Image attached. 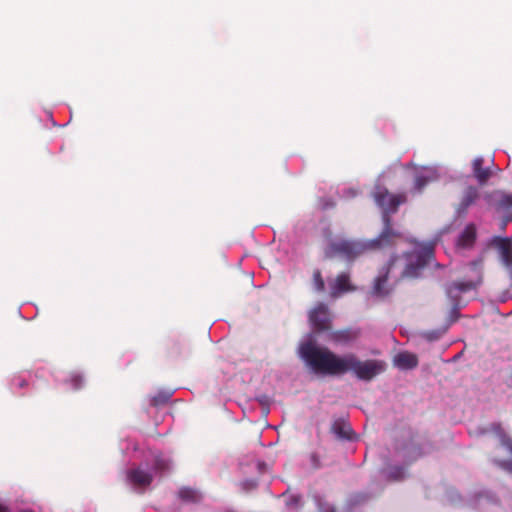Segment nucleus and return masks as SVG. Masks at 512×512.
Instances as JSON below:
<instances>
[{"mask_svg":"<svg viewBox=\"0 0 512 512\" xmlns=\"http://www.w3.org/2000/svg\"><path fill=\"white\" fill-rule=\"evenodd\" d=\"M299 356L316 374L344 375L353 372L363 381H371L385 371L386 364L381 360L368 359L361 361L355 354L339 356L325 347H319L311 341L302 343Z\"/></svg>","mask_w":512,"mask_h":512,"instance_id":"obj_1","label":"nucleus"},{"mask_svg":"<svg viewBox=\"0 0 512 512\" xmlns=\"http://www.w3.org/2000/svg\"><path fill=\"white\" fill-rule=\"evenodd\" d=\"M367 244L366 240L360 239L333 240L325 248V256L327 258L339 256L347 261H354L358 257L370 253Z\"/></svg>","mask_w":512,"mask_h":512,"instance_id":"obj_2","label":"nucleus"},{"mask_svg":"<svg viewBox=\"0 0 512 512\" xmlns=\"http://www.w3.org/2000/svg\"><path fill=\"white\" fill-rule=\"evenodd\" d=\"M433 257L434 245L432 243L421 245L411 252L404 253L405 267L401 273V277L417 278Z\"/></svg>","mask_w":512,"mask_h":512,"instance_id":"obj_3","label":"nucleus"},{"mask_svg":"<svg viewBox=\"0 0 512 512\" xmlns=\"http://www.w3.org/2000/svg\"><path fill=\"white\" fill-rule=\"evenodd\" d=\"M471 277L464 281H455L447 286L446 293L456 303L460 293L476 289L483 280L482 261H472L470 264Z\"/></svg>","mask_w":512,"mask_h":512,"instance_id":"obj_4","label":"nucleus"},{"mask_svg":"<svg viewBox=\"0 0 512 512\" xmlns=\"http://www.w3.org/2000/svg\"><path fill=\"white\" fill-rule=\"evenodd\" d=\"M382 221L384 226L378 237L366 240L369 252L391 247L402 237V234L392 227V219L389 215H382Z\"/></svg>","mask_w":512,"mask_h":512,"instance_id":"obj_5","label":"nucleus"},{"mask_svg":"<svg viewBox=\"0 0 512 512\" xmlns=\"http://www.w3.org/2000/svg\"><path fill=\"white\" fill-rule=\"evenodd\" d=\"M376 204L382 209V215L395 213L399 206L407 201L405 193L392 194L385 187L378 186L373 193Z\"/></svg>","mask_w":512,"mask_h":512,"instance_id":"obj_6","label":"nucleus"},{"mask_svg":"<svg viewBox=\"0 0 512 512\" xmlns=\"http://www.w3.org/2000/svg\"><path fill=\"white\" fill-rule=\"evenodd\" d=\"M153 474L142 467L131 468L126 472V481L138 493H144L153 482Z\"/></svg>","mask_w":512,"mask_h":512,"instance_id":"obj_7","label":"nucleus"},{"mask_svg":"<svg viewBox=\"0 0 512 512\" xmlns=\"http://www.w3.org/2000/svg\"><path fill=\"white\" fill-rule=\"evenodd\" d=\"M309 321L316 332L330 331L332 328V316L328 306L318 303L309 313Z\"/></svg>","mask_w":512,"mask_h":512,"instance_id":"obj_8","label":"nucleus"},{"mask_svg":"<svg viewBox=\"0 0 512 512\" xmlns=\"http://www.w3.org/2000/svg\"><path fill=\"white\" fill-rule=\"evenodd\" d=\"M397 260H399V257L393 256L390 259V261L388 262L387 266L383 269L381 274L378 277H376V279L374 280L373 288H372L373 295L383 298V297L388 296L391 293L392 289L387 286L388 275H389L390 269L396 263Z\"/></svg>","mask_w":512,"mask_h":512,"instance_id":"obj_9","label":"nucleus"},{"mask_svg":"<svg viewBox=\"0 0 512 512\" xmlns=\"http://www.w3.org/2000/svg\"><path fill=\"white\" fill-rule=\"evenodd\" d=\"M356 287L350 281V275L347 272H342L330 283V296L334 299L341 295L353 292Z\"/></svg>","mask_w":512,"mask_h":512,"instance_id":"obj_10","label":"nucleus"},{"mask_svg":"<svg viewBox=\"0 0 512 512\" xmlns=\"http://www.w3.org/2000/svg\"><path fill=\"white\" fill-rule=\"evenodd\" d=\"M479 197V191L474 186L467 187L462 195L460 203L457 205L456 212L458 216L465 215L468 208L475 203Z\"/></svg>","mask_w":512,"mask_h":512,"instance_id":"obj_11","label":"nucleus"},{"mask_svg":"<svg viewBox=\"0 0 512 512\" xmlns=\"http://www.w3.org/2000/svg\"><path fill=\"white\" fill-rule=\"evenodd\" d=\"M394 364L400 369H413L418 365V358L415 354L401 352L395 356Z\"/></svg>","mask_w":512,"mask_h":512,"instance_id":"obj_12","label":"nucleus"},{"mask_svg":"<svg viewBox=\"0 0 512 512\" xmlns=\"http://www.w3.org/2000/svg\"><path fill=\"white\" fill-rule=\"evenodd\" d=\"M498 249L501 259L509 272L512 269V242L508 238H501L498 240Z\"/></svg>","mask_w":512,"mask_h":512,"instance_id":"obj_13","label":"nucleus"},{"mask_svg":"<svg viewBox=\"0 0 512 512\" xmlns=\"http://www.w3.org/2000/svg\"><path fill=\"white\" fill-rule=\"evenodd\" d=\"M484 159L477 157L473 161V173L475 178L480 184H485L491 176V172L488 168H483Z\"/></svg>","mask_w":512,"mask_h":512,"instance_id":"obj_14","label":"nucleus"},{"mask_svg":"<svg viewBox=\"0 0 512 512\" xmlns=\"http://www.w3.org/2000/svg\"><path fill=\"white\" fill-rule=\"evenodd\" d=\"M476 239V227L474 224H468L458 238V245L461 247H470Z\"/></svg>","mask_w":512,"mask_h":512,"instance_id":"obj_15","label":"nucleus"},{"mask_svg":"<svg viewBox=\"0 0 512 512\" xmlns=\"http://www.w3.org/2000/svg\"><path fill=\"white\" fill-rule=\"evenodd\" d=\"M357 332L351 329L337 330L330 333V339L336 343L346 344L356 339Z\"/></svg>","mask_w":512,"mask_h":512,"instance_id":"obj_16","label":"nucleus"},{"mask_svg":"<svg viewBox=\"0 0 512 512\" xmlns=\"http://www.w3.org/2000/svg\"><path fill=\"white\" fill-rule=\"evenodd\" d=\"M178 497L185 503H198L202 499V494L191 487H181L178 491Z\"/></svg>","mask_w":512,"mask_h":512,"instance_id":"obj_17","label":"nucleus"},{"mask_svg":"<svg viewBox=\"0 0 512 512\" xmlns=\"http://www.w3.org/2000/svg\"><path fill=\"white\" fill-rule=\"evenodd\" d=\"M333 432L341 439H352V429L350 425L337 421L332 426Z\"/></svg>","mask_w":512,"mask_h":512,"instance_id":"obj_18","label":"nucleus"},{"mask_svg":"<svg viewBox=\"0 0 512 512\" xmlns=\"http://www.w3.org/2000/svg\"><path fill=\"white\" fill-rule=\"evenodd\" d=\"M406 471L402 466H391L386 470V477L392 481H400L405 478Z\"/></svg>","mask_w":512,"mask_h":512,"instance_id":"obj_19","label":"nucleus"},{"mask_svg":"<svg viewBox=\"0 0 512 512\" xmlns=\"http://www.w3.org/2000/svg\"><path fill=\"white\" fill-rule=\"evenodd\" d=\"M313 500L320 512H335L334 507L329 504L322 496L314 495Z\"/></svg>","mask_w":512,"mask_h":512,"instance_id":"obj_20","label":"nucleus"},{"mask_svg":"<svg viewBox=\"0 0 512 512\" xmlns=\"http://www.w3.org/2000/svg\"><path fill=\"white\" fill-rule=\"evenodd\" d=\"M286 506L294 511H299L303 506L302 497L300 495H290L286 499Z\"/></svg>","mask_w":512,"mask_h":512,"instance_id":"obj_21","label":"nucleus"},{"mask_svg":"<svg viewBox=\"0 0 512 512\" xmlns=\"http://www.w3.org/2000/svg\"><path fill=\"white\" fill-rule=\"evenodd\" d=\"M431 181L428 176L418 175L414 180L413 190L416 193H421L423 189L427 186V184Z\"/></svg>","mask_w":512,"mask_h":512,"instance_id":"obj_22","label":"nucleus"},{"mask_svg":"<svg viewBox=\"0 0 512 512\" xmlns=\"http://www.w3.org/2000/svg\"><path fill=\"white\" fill-rule=\"evenodd\" d=\"M313 283H314L315 289L318 292H323L325 290V282H324V279L322 277L320 270H315L313 272Z\"/></svg>","mask_w":512,"mask_h":512,"instance_id":"obj_23","label":"nucleus"},{"mask_svg":"<svg viewBox=\"0 0 512 512\" xmlns=\"http://www.w3.org/2000/svg\"><path fill=\"white\" fill-rule=\"evenodd\" d=\"M499 206L501 208H511L512 207V194L502 193V196L499 200Z\"/></svg>","mask_w":512,"mask_h":512,"instance_id":"obj_24","label":"nucleus"},{"mask_svg":"<svg viewBox=\"0 0 512 512\" xmlns=\"http://www.w3.org/2000/svg\"><path fill=\"white\" fill-rule=\"evenodd\" d=\"M154 469L159 470V471H164V470L168 469L167 461L162 458H156L155 463H154Z\"/></svg>","mask_w":512,"mask_h":512,"instance_id":"obj_25","label":"nucleus"},{"mask_svg":"<svg viewBox=\"0 0 512 512\" xmlns=\"http://www.w3.org/2000/svg\"><path fill=\"white\" fill-rule=\"evenodd\" d=\"M310 460H311L313 468L317 469V468H319L321 466L320 465V460H319V457H318L317 454L312 453L310 455Z\"/></svg>","mask_w":512,"mask_h":512,"instance_id":"obj_26","label":"nucleus"},{"mask_svg":"<svg viewBox=\"0 0 512 512\" xmlns=\"http://www.w3.org/2000/svg\"><path fill=\"white\" fill-rule=\"evenodd\" d=\"M0 512H11L10 507L3 501L0 500Z\"/></svg>","mask_w":512,"mask_h":512,"instance_id":"obj_27","label":"nucleus"},{"mask_svg":"<svg viewBox=\"0 0 512 512\" xmlns=\"http://www.w3.org/2000/svg\"><path fill=\"white\" fill-rule=\"evenodd\" d=\"M335 206V202L332 201V200H327L325 201L323 204H322V208L323 209H328V208H332Z\"/></svg>","mask_w":512,"mask_h":512,"instance_id":"obj_28","label":"nucleus"},{"mask_svg":"<svg viewBox=\"0 0 512 512\" xmlns=\"http://www.w3.org/2000/svg\"><path fill=\"white\" fill-rule=\"evenodd\" d=\"M16 385L19 387V388H24L27 386V382L23 379H20L18 380V382L16 383Z\"/></svg>","mask_w":512,"mask_h":512,"instance_id":"obj_29","label":"nucleus"},{"mask_svg":"<svg viewBox=\"0 0 512 512\" xmlns=\"http://www.w3.org/2000/svg\"><path fill=\"white\" fill-rule=\"evenodd\" d=\"M153 402H154V405H157V404H158V401H157V399H156V398L153 400Z\"/></svg>","mask_w":512,"mask_h":512,"instance_id":"obj_30","label":"nucleus"},{"mask_svg":"<svg viewBox=\"0 0 512 512\" xmlns=\"http://www.w3.org/2000/svg\"><path fill=\"white\" fill-rule=\"evenodd\" d=\"M20 512H33L32 510H22Z\"/></svg>","mask_w":512,"mask_h":512,"instance_id":"obj_31","label":"nucleus"}]
</instances>
